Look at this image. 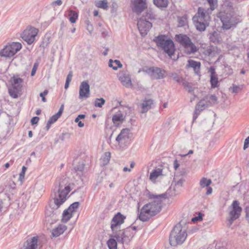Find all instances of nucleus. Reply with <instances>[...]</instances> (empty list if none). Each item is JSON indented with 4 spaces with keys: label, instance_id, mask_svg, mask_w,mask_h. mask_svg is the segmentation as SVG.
<instances>
[{
    "label": "nucleus",
    "instance_id": "obj_1",
    "mask_svg": "<svg viewBox=\"0 0 249 249\" xmlns=\"http://www.w3.org/2000/svg\"><path fill=\"white\" fill-rule=\"evenodd\" d=\"M69 185V179L66 177H63L56 181L53 190L54 195L53 204L50 206V208L56 210L64 203L67 196L71 191Z\"/></svg>",
    "mask_w": 249,
    "mask_h": 249
},
{
    "label": "nucleus",
    "instance_id": "obj_2",
    "mask_svg": "<svg viewBox=\"0 0 249 249\" xmlns=\"http://www.w3.org/2000/svg\"><path fill=\"white\" fill-rule=\"evenodd\" d=\"M224 29L229 30L235 27L240 22V17L234 12L231 2L226 1L222 5V10L218 15Z\"/></svg>",
    "mask_w": 249,
    "mask_h": 249
},
{
    "label": "nucleus",
    "instance_id": "obj_3",
    "mask_svg": "<svg viewBox=\"0 0 249 249\" xmlns=\"http://www.w3.org/2000/svg\"><path fill=\"white\" fill-rule=\"evenodd\" d=\"M165 194L160 195H150V198L154 200L145 205L141 209L139 218L141 221H146L150 218L160 212L161 208V198H165Z\"/></svg>",
    "mask_w": 249,
    "mask_h": 249
},
{
    "label": "nucleus",
    "instance_id": "obj_4",
    "mask_svg": "<svg viewBox=\"0 0 249 249\" xmlns=\"http://www.w3.org/2000/svg\"><path fill=\"white\" fill-rule=\"evenodd\" d=\"M15 188L16 184L12 181L7 185L0 186V210L10 205Z\"/></svg>",
    "mask_w": 249,
    "mask_h": 249
},
{
    "label": "nucleus",
    "instance_id": "obj_5",
    "mask_svg": "<svg viewBox=\"0 0 249 249\" xmlns=\"http://www.w3.org/2000/svg\"><path fill=\"white\" fill-rule=\"evenodd\" d=\"M211 13L205 11V9L198 8L197 14L193 17V20L196 22L195 25L197 30L204 31L209 24Z\"/></svg>",
    "mask_w": 249,
    "mask_h": 249
},
{
    "label": "nucleus",
    "instance_id": "obj_6",
    "mask_svg": "<svg viewBox=\"0 0 249 249\" xmlns=\"http://www.w3.org/2000/svg\"><path fill=\"white\" fill-rule=\"evenodd\" d=\"M157 46L160 48L164 52L171 57L174 53L175 48L174 42L167 36L160 35L154 39Z\"/></svg>",
    "mask_w": 249,
    "mask_h": 249
},
{
    "label": "nucleus",
    "instance_id": "obj_7",
    "mask_svg": "<svg viewBox=\"0 0 249 249\" xmlns=\"http://www.w3.org/2000/svg\"><path fill=\"white\" fill-rule=\"evenodd\" d=\"M242 208L237 200H234L229 208V216L227 218V225L230 226L234 221L238 218L242 212Z\"/></svg>",
    "mask_w": 249,
    "mask_h": 249
},
{
    "label": "nucleus",
    "instance_id": "obj_8",
    "mask_svg": "<svg viewBox=\"0 0 249 249\" xmlns=\"http://www.w3.org/2000/svg\"><path fill=\"white\" fill-rule=\"evenodd\" d=\"M22 47L19 42H12L6 45L0 52V56L6 58L13 56Z\"/></svg>",
    "mask_w": 249,
    "mask_h": 249
},
{
    "label": "nucleus",
    "instance_id": "obj_9",
    "mask_svg": "<svg viewBox=\"0 0 249 249\" xmlns=\"http://www.w3.org/2000/svg\"><path fill=\"white\" fill-rule=\"evenodd\" d=\"M153 79H161L164 78L166 75V71L159 67H152L143 70Z\"/></svg>",
    "mask_w": 249,
    "mask_h": 249
},
{
    "label": "nucleus",
    "instance_id": "obj_10",
    "mask_svg": "<svg viewBox=\"0 0 249 249\" xmlns=\"http://www.w3.org/2000/svg\"><path fill=\"white\" fill-rule=\"evenodd\" d=\"M38 32V29L36 28H28L23 31L21 36L28 44L30 45L34 42Z\"/></svg>",
    "mask_w": 249,
    "mask_h": 249
},
{
    "label": "nucleus",
    "instance_id": "obj_11",
    "mask_svg": "<svg viewBox=\"0 0 249 249\" xmlns=\"http://www.w3.org/2000/svg\"><path fill=\"white\" fill-rule=\"evenodd\" d=\"M125 216L122 214L120 213L116 214L111 221L110 228L113 233H116L120 231L121 225L124 223Z\"/></svg>",
    "mask_w": 249,
    "mask_h": 249
},
{
    "label": "nucleus",
    "instance_id": "obj_12",
    "mask_svg": "<svg viewBox=\"0 0 249 249\" xmlns=\"http://www.w3.org/2000/svg\"><path fill=\"white\" fill-rule=\"evenodd\" d=\"M191 232V227L189 223L185 220H182L176 225L171 231V233H189Z\"/></svg>",
    "mask_w": 249,
    "mask_h": 249
},
{
    "label": "nucleus",
    "instance_id": "obj_13",
    "mask_svg": "<svg viewBox=\"0 0 249 249\" xmlns=\"http://www.w3.org/2000/svg\"><path fill=\"white\" fill-rule=\"evenodd\" d=\"M117 76L121 84L126 88L132 87V84L130 75L126 70L120 71L117 74Z\"/></svg>",
    "mask_w": 249,
    "mask_h": 249
},
{
    "label": "nucleus",
    "instance_id": "obj_14",
    "mask_svg": "<svg viewBox=\"0 0 249 249\" xmlns=\"http://www.w3.org/2000/svg\"><path fill=\"white\" fill-rule=\"evenodd\" d=\"M79 202H75L71 204L67 209L65 210L63 212L62 214V221L66 222L69 220L72 217L73 213L75 212L76 210L79 207Z\"/></svg>",
    "mask_w": 249,
    "mask_h": 249
},
{
    "label": "nucleus",
    "instance_id": "obj_15",
    "mask_svg": "<svg viewBox=\"0 0 249 249\" xmlns=\"http://www.w3.org/2000/svg\"><path fill=\"white\" fill-rule=\"evenodd\" d=\"M138 28L142 36H145L147 34L150 29L152 27V23L146 20L145 18H142L138 21Z\"/></svg>",
    "mask_w": 249,
    "mask_h": 249
},
{
    "label": "nucleus",
    "instance_id": "obj_16",
    "mask_svg": "<svg viewBox=\"0 0 249 249\" xmlns=\"http://www.w3.org/2000/svg\"><path fill=\"white\" fill-rule=\"evenodd\" d=\"M90 96V86L88 81H83L79 87V98L83 100L88 98Z\"/></svg>",
    "mask_w": 249,
    "mask_h": 249
},
{
    "label": "nucleus",
    "instance_id": "obj_17",
    "mask_svg": "<svg viewBox=\"0 0 249 249\" xmlns=\"http://www.w3.org/2000/svg\"><path fill=\"white\" fill-rule=\"evenodd\" d=\"M187 234H170L169 243L172 246L176 247L181 245L186 240Z\"/></svg>",
    "mask_w": 249,
    "mask_h": 249
},
{
    "label": "nucleus",
    "instance_id": "obj_18",
    "mask_svg": "<svg viewBox=\"0 0 249 249\" xmlns=\"http://www.w3.org/2000/svg\"><path fill=\"white\" fill-rule=\"evenodd\" d=\"M130 131L128 128L122 130L120 133L116 138V141L120 146L125 144L130 138Z\"/></svg>",
    "mask_w": 249,
    "mask_h": 249
},
{
    "label": "nucleus",
    "instance_id": "obj_19",
    "mask_svg": "<svg viewBox=\"0 0 249 249\" xmlns=\"http://www.w3.org/2000/svg\"><path fill=\"white\" fill-rule=\"evenodd\" d=\"M133 11L137 14H140L146 8V0H134L132 1Z\"/></svg>",
    "mask_w": 249,
    "mask_h": 249
},
{
    "label": "nucleus",
    "instance_id": "obj_20",
    "mask_svg": "<svg viewBox=\"0 0 249 249\" xmlns=\"http://www.w3.org/2000/svg\"><path fill=\"white\" fill-rule=\"evenodd\" d=\"M37 236L28 239L23 244L24 249H37L39 245Z\"/></svg>",
    "mask_w": 249,
    "mask_h": 249
},
{
    "label": "nucleus",
    "instance_id": "obj_21",
    "mask_svg": "<svg viewBox=\"0 0 249 249\" xmlns=\"http://www.w3.org/2000/svg\"><path fill=\"white\" fill-rule=\"evenodd\" d=\"M73 228V225L67 226L64 224H61L53 230V232L52 233H63L65 232L70 233L71 231Z\"/></svg>",
    "mask_w": 249,
    "mask_h": 249
},
{
    "label": "nucleus",
    "instance_id": "obj_22",
    "mask_svg": "<svg viewBox=\"0 0 249 249\" xmlns=\"http://www.w3.org/2000/svg\"><path fill=\"white\" fill-rule=\"evenodd\" d=\"M162 176V169L155 168L150 174L149 179L153 182H155L156 179Z\"/></svg>",
    "mask_w": 249,
    "mask_h": 249
},
{
    "label": "nucleus",
    "instance_id": "obj_23",
    "mask_svg": "<svg viewBox=\"0 0 249 249\" xmlns=\"http://www.w3.org/2000/svg\"><path fill=\"white\" fill-rule=\"evenodd\" d=\"M201 63L200 62L196 61L193 60H189L187 67L188 68H192L193 69L195 72L198 74L200 72Z\"/></svg>",
    "mask_w": 249,
    "mask_h": 249
},
{
    "label": "nucleus",
    "instance_id": "obj_24",
    "mask_svg": "<svg viewBox=\"0 0 249 249\" xmlns=\"http://www.w3.org/2000/svg\"><path fill=\"white\" fill-rule=\"evenodd\" d=\"M185 52L188 54H193L195 53L198 50V48L192 42L190 41V42L188 43L186 46L184 47Z\"/></svg>",
    "mask_w": 249,
    "mask_h": 249
},
{
    "label": "nucleus",
    "instance_id": "obj_25",
    "mask_svg": "<svg viewBox=\"0 0 249 249\" xmlns=\"http://www.w3.org/2000/svg\"><path fill=\"white\" fill-rule=\"evenodd\" d=\"M177 41L179 42L183 47L188 43L190 42L191 39L186 35L179 34L176 36Z\"/></svg>",
    "mask_w": 249,
    "mask_h": 249
},
{
    "label": "nucleus",
    "instance_id": "obj_26",
    "mask_svg": "<svg viewBox=\"0 0 249 249\" xmlns=\"http://www.w3.org/2000/svg\"><path fill=\"white\" fill-rule=\"evenodd\" d=\"M210 71L211 72L210 82L211 84V86L213 88H215L217 87L218 86V78L215 74V70L214 68L211 67L210 69Z\"/></svg>",
    "mask_w": 249,
    "mask_h": 249
},
{
    "label": "nucleus",
    "instance_id": "obj_27",
    "mask_svg": "<svg viewBox=\"0 0 249 249\" xmlns=\"http://www.w3.org/2000/svg\"><path fill=\"white\" fill-rule=\"evenodd\" d=\"M153 104V101L151 99L145 100L143 101L142 104L141 112L142 113H146L152 107Z\"/></svg>",
    "mask_w": 249,
    "mask_h": 249
},
{
    "label": "nucleus",
    "instance_id": "obj_28",
    "mask_svg": "<svg viewBox=\"0 0 249 249\" xmlns=\"http://www.w3.org/2000/svg\"><path fill=\"white\" fill-rule=\"evenodd\" d=\"M10 82L11 83V85L10 86L13 87L14 88H17L19 89H21V84L23 82V80L21 78L18 76H14L12 78H11Z\"/></svg>",
    "mask_w": 249,
    "mask_h": 249
},
{
    "label": "nucleus",
    "instance_id": "obj_29",
    "mask_svg": "<svg viewBox=\"0 0 249 249\" xmlns=\"http://www.w3.org/2000/svg\"><path fill=\"white\" fill-rule=\"evenodd\" d=\"M10 82L11 83V85L10 86L13 87L14 88H17L19 89H21V84L23 82V80L21 78L18 76H14L12 78H11Z\"/></svg>",
    "mask_w": 249,
    "mask_h": 249
},
{
    "label": "nucleus",
    "instance_id": "obj_30",
    "mask_svg": "<svg viewBox=\"0 0 249 249\" xmlns=\"http://www.w3.org/2000/svg\"><path fill=\"white\" fill-rule=\"evenodd\" d=\"M118 242H121L122 243H128L133 238L132 234H117L116 237Z\"/></svg>",
    "mask_w": 249,
    "mask_h": 249
},
{
    "label": "nucleus",
    "instance_id": "obj_31",
    "mask_svg": "<svg viewBox=\"0 0 249 249\" xmlns=\"http://www.w3.org/2000/svg\"><path fill=\"white\" fill-rule=\"evenodd\" d=\"M21 89L14 88L12 86L8 87V92L10 96L13 98H17L18 97Z\"/></svg>",
    "mask_w": 249,
    "mask_h": 249
},
{
    "label": "nucleus",
    "instance_id": "obj_32",
    "mask_svg": "<svg viewBox=\"0 0 249 249\" xmlns=\"http://www.w3.org/2000/svg\"><path fill=\"white\" fill-rule=\"evenodd\" d=\"M124 120V116L120 111L117 112L112 117V121L115 124L122 123Z\"/></svg>",
    "mask_w": 249,
    "mask_h": 249
},
{
    "label": "nucleus",
    "instance_id": "obj_33",
    "mask_svg": "<svg viewBox=\"0 0 249 249\" xmlns=\"http://www.w3.org/2000/svg\"><path fill=\"white\" fill-rule=\"evenodd\" d=\"M181 189H177L176 186H174L173 188L170 187L169 189H168L165 194V196L166 195H168L170 197H174L177 195H178L180 193Z\"/></svg>",
    "mask_w": 249,
    "mask_h": 249
},
{
    "label": "nucleus",
    "instance_id": "obj_34",
    "mask_svg": "<svg viewBox=\"0 0 249 249\" xmlns=\"http://www.w3.org/2000/svg\"><path fill=\"white\" fill-rule=\"evenodd\" d=\"M108 66L112 68L114 70H117L119 68H122L123 67V65L118 60H115L113 61L112 59H110L109 61Z\"/></svg>",
    "mask_w": 249,
    "mask_h": 249
},
{
    "label": "nucleus",
    "instance_id": "obj_35",
    "mask_svg": "<svg viewBox=\"0 0 249 249\" xmlns=\"http://www.w3.org/2000/svg\"><path fill=\"white\" fill-rule=\"evenodd\" d=\"M110 159V153L109 152H106L100 159L101 164L102 166H106L108 163Z\"/></svg>",
    "mask_w": 249,
    "mask_h": 249
},
{
    "label": "nucleus",
    "instance_id": "obj_36",
    "mask_svg": "<svg viewBox=\"0 0 249 249\" xmlns=\"http://www.w3.org/2000/svg\"><path fill=\"white\" fill-rule=\"evenodd\" d=\"M210 8L205 9V11L212 14V12L214 10L217 6V0H207Z\"/></svg>",
    "mask_w": 249,
    "mask_h": 249
},
{
    "label": "nucleus",
    "instance_id": "obj_37",
    "mask_svg": "<svg viewBox=\"0 0 249 249\" xmlns=\"http://www.w3.org/2000/svg\"><path fill=\"white\" fill-rule=\"evenodd\" d=\"M153 2L159 8H166L168 5V0H153Z\"/></svg>",
    "mask_w": 249,
    "mask_h": 249
},
{
    "label": "nucleus",
    "instance_id": "obj_38",
    "mask_svg": "<svg viewBox=\"0 0 249 249\" xmlns=\"http://www.w3.org/2000/svg\"><path fill=\"white\" fill-rule=\"evenodd\" d=\"M212 183V180L210 179H207L206 178H202L199 182V185L202 188L209 187Z\"/></svg>",
    "mask_w": 249,
    "mask_h": 249
},
{
    "label": "nucleus",
    "instance_id": "obj_39",
    "mask_svg": "<svg viewBox=\"0 0 249 249\" xmlns=\"http://www.w3.org/2000/svg\"><path fill=\"white\" fill-rule=\"evenodd\" d=\"M60 117V116L59 115L56 113L50 117L46 125L47 129L48 130L50 128L51 125L55 123Z\"/></svg>",
    "mask_w": 249,
    "mask_h": 249
},
{
    "label": "nucleus",
    "instance_id": "obj_40",
    "mask_svg": "<svg viewBox=\"0 0 249 249\" xmlns=\"http://www.w3.org/2000/svg\"><path fill=\"white\" fill-rule=\"evenodd\" d=\"M69 20L72 23H74L77 18H78V14L75 11H73L72 10L70 11V13L69 14Z\"/></svg>",
    "mask_w": 249,
    "mask_h": 249
},
{
    "label": "nucleus",
    "instance_id": "obj_41",
    "mask_svg": "<svg viewBox=\"0 0 249 249\" xmlns=\"http://www.w3.org/2000/svg\"><path fill=\"white\" fill-rule=\"evenodd\" d=\"M210 39L213 43L219 42L220 41L219 34L217 32L214 31L210 35Z\"/></svg>",
    "mask_w": 249,
    "mask_h": 249
},
{
    "label": "nucleus",
    "instance_id": "obj_42",
    "mask_svg": "<svg viewBox=\"0 0 249 249\" xmlns=\"http://www.w3.org/2000/svg\"><path fill=\"white\" fill-rule=\"evenodd\" d=\"M109 249H117V243L114 239L111 238L107 242Z\"/></svg>",
    "mask_w": 249,
    "mask_h": 249
},
{
    "label": "nucleus",
    "instance_id": "obj_43",
    "mask_svg": "<svg viewBox=\"0 0 249 249\" xmlns=\"http://www.w3.org/2000/svg\"><path fill=\"white\" fill-rule=\"evenodd\" d=\"M96 5L98 8L105 10L107 9L108 8V4L107 0H100L96 3Z\"/></svg>",
    "mask_w": 249,
    "mask_h": 249
},
{
    "label": "nucleus",
    "instance_id": "obj_44",
    "mask_svg": "<svg viewBox=\"0 0 249 249\" xmlns=\"http://www.w3.org/2000/svg\"><path fill=\"white\" fill-rule=\"evenodd\" d=\"M178 26L183 27L187 25L188 21L186 16L178 18Z\"/></svg>",
    "mask_w": 249,
    "mask_h": 249
},
{
    "label": "nucleus",
    "instance_id": "obj_45",
    "mask_svg": "<svg viewBox=\"0 0 249 249\" xmlns=\"http://www.w3.org/2000/svg\"><path fill=\"white\" fill-rule=\"evenodd\" d=\"M105 103V100L103 98H97L94 102V106L96 107H102Z\"/></svg>",
    "mask_w": 249,
    "mask_h": 249
},
{
    "label": "nucleus",
    "instance_id": "obj_46",
    "mask_svg": "<svg viewBox=\"0 0 249 249\" xmlns=\"http://www.w3.org/2000/svg\"><path fill=\"white\" fill-rule=\"evenodd\" d=\"M207 106L205 99L200 100L196 105V107L199 108L200 110H204Z\"/></svg>",
    "mask_w": 249,
    "mask_h": 249
},
{
    "label": "nucleus",
    "instance_id": "obj_47",
    "mask_svg": "<svg viewBox=\"0 0 249 249\" xmlns=\"http://www.w3.org/2000/svg\"><path fill=\"white\" fill-rule=\"evenodd\" d=\"M203 214L201 213H199L197 216L193 217L191 219V221L193 223H196L197 221H200L202 220Z\"/></svg>",
    "mask_w": 249,
    "mask_h": 249
},
{
    "label": "nucleus",
    "instance_id": "obj_48",
    "mask_svg": "<svg viewBox=\"0 0 249 249\" xmlns=\"http://www.w3.org/2000/svg\"><path fill=\"white\" fill-rule=\"evenodd\" d=\"M184 182V180L183 179H180L178 180L177 182H175L174 186H176V187L177 189H181V188L183 186Z\"/></svg>",
    "mask_w": 249,
    "mask_h": 249
},
{
    "label": "nucleus",
    "instance_id": "obj_49",
    "mask_svg": "<svg viewBox=\"0 0 249 249\" xmlns=\"http://www.w3.org/2000/svg\"><path fill=\"white\" fill-rule=\"evenodd\" d=\"M201 111H202V110H200V109H199V108H198L196 106L194 114V116H193V120H195L197 118V117L200 114V112Z\"/></svg>",
    "mask_w": 249,
    "mask_h": 249
},
{
    "label": "nucleus",
    "instance_id": "obj_50",
    "mask_svg": "<svg viewBox=\"0 0 249 249\" xmlns=\"http://www.w3.org/2000/svg\"><path fill=\"white\" fill-rule=\"evenodd\" d=\"M48 90L46 89L43 92H41L39 94V96L41 97L42 101L44 103L47 101L45 96L48 94Z\"/></svg>",
    "mask_w": 249,
    "mask_h": 249
},
{
    "label": "nucleus",
    "instance_id": "obj_51",
    "mask_svg": "<svg viewBox=\"0 0 249 249\" xmlns=\"http://www.w3.org/2000/svg\"><path fill=\"white\" fill-rule=\"evenodd\" d=\"M26 170L27 168L24 166H22V171L19 174V179L20 180H22L24 178V176Z\"/></svg>",
    "mask_w": 249,
    "mask_h": 249
},
{
    "label": "nucleus",
    "instance_id": "obj_52",
    "mask_svg": "<svg viewBox=\"0 0 249 249\" xmlns=\"http://www.w3.org/2000/svg\"><path fill=\"white\" fill-rule=\"evenodd\" d=\"M62 4V1L61 0H56L53 1L51 5L54 8L56 5L60 6Z\"/></svg>",
    "mask_w": 249,
    "mask_h": 249
},
{
    "label": "nucleus",
    "instance_id": "obj_53",
    "mask_svg": "<svg viewBox=\"0 0 249 249\" xmlns=\"http://www.w3.org/2000/svg\"><path fill=\"white\" fill-rule=\"evenodd\" d=\"M209 99V100L211 101V103H215L216 102L217 98L215 95H211L209 97H206V99Z\"/></svg>",
    "mask_w": 249,
    "mask_h": 249
},
{
    "label": "nucleus",
    "instance_id": "obj_54",
    "mask_svg": "<svg viewBox=\"0 0 249 249\" xmlns=\"http://www.w3.org/2000/svg\"><path fill=\"white\" fill-rule=\"evenodd\" d=\"M184 85L185 87H186V89L188 90V91L189 92H191L192 91H193V89L192 87L190 86L189 83H187V82L184 83Z\"/></svg>",
    "mask_w": 249,
    "mask_h": 249
},
{
    "label": "nucleus",
    "instance_id": "obj_55",
    "mask_svg": "<svg viewBox=\"0 0 249 249\" xmlns=\"http://www.w3.org/2000/svg\"><path fill=\"white\" fill-rule=\"evenodd\" d=\"M37 66H38V64L37 63L34 64V65L33 66V68H32L31 73V75L32 76H34L35 74L36 70H37Z\"/></svg>",
    "mask_w": 249,
    "mask_h": 249
},
{
    "label": "nucleus",
    "instance_id": "obj_56",
    "mask_svg": "<svg viewBox=\"0 0 249 249\" xmlns=\"http://www.w3.org/2000/svg\"><path fill=\"white\" fill-rule=\"evenodd\" d=\"M74 169L75 171H82L84 169V165L83 164H80L77 166H75L74 168Z\"/></svg>",
    "mask_w": 249,
    "mask_h": 249
},
{
    "label": "nucleus",
    "instance_id": "obj_57",
    "mask_svg": "<svg viewBox=\"0 0 249 249\" xmlns=\"http://www.w3.org/2000/svg\"><path fill=\"white\" fill-rule=\"evenodd\" d=\"M39 120V117H34L32 118V119L31 120V123L32 124H36L38 123Z\"/></svg>",
    "mask_w": 249,
    "mask_h": 249
},
{
    "label": "nucleus",
    "instance_id": "obj_58",
    "mask_svg": "<svg viewBox=\"0 0 249 249\" xmlns=\"http://www.w3.org/2000/svg\"><path fill=\"white\" fill-rule=\"evenodd\" d=\"M249 146V136L245 140L244 144V149L245 150Z\"/></svg>",
    "mask_w": 249,
    "mask_h": 249
},
{
    "label": "nucleus",
    "instance_id": "obj_59",
    "mask_svg": "<svg viewBox=\"0 0 249 249\" xmlns=\"http://www.w3.org/2000/svg\"><path fill=\"white\" fill-rule=\"evenodd\" d=\"M72 71H70L69 74H68L66 78V82H71L72 80Z\"/></svg>",
    "mask_w": 249,
    "mask_h": 249
},
{
    "label": "nucleus",
    "instance_id": "obj_60",
    "mask_svg": "<svg viewBox=\"0 0 249 249\" xmlns=\"http://www.w3.org/2000/svg\"><path fill=\"white\" fill-rule=\"evenodd\" d=\"M146 18L150 19H153L155 18L154 15L152 13V12L150 11L149 12H147L146 14Z\"/></svg>",
    "mask_w": 249,
    "mask_h": 249
},
{
    "label": "nucleus",
    "instance_id": "obj_61",
    "mask_svg": "<svg viewBox=\"0 0 249 249\" xmlns=\"http://www.w3.org/2000/svg\"><path fill=\"white\" fill-rule=\"evenodd\" d=\"M63 110H64V105H62L59 109V110L56 113L58 115H59L60 116H61L63 112Z\"/></svg>",
    "mask_w": 249,
    "mask_h": 249
},
{
    "label": "nucleus",
    "instance_id": "obj_62",
    "mask_svg": "<svg viewBox=\"0 0 249 249\" xmlns=\"http://www.w3.org/2000/svg\"><path fill=\"white\" fill-rule=\"evenodd\" d=\"M239 88L237 86H233L232 88H230V90H232V92H237Z\"/></svg>",
    "mask_w": 249,
    "mask_h": 249
},
{
    "label": "nucleus",
    "instance_id": "obj_63",
    "mask_svg": "<svg viewBox=\"0 0 249 249\" xmlns=\"http://www.w3.org/2000/svg\"><path fill=\"white\" fill-rule=\"evenodd\" d=\"M179 166V164L177 160H175L174 161V167L175 170H177Z\"/></svg>",
    "mask_w": 249,
    "mask_h": 249
},
{
    "label": "nucleus",
    "instance_id": "obj_64",
    "mask_svg": "<svg viewBox=\"0 0 249 249\" xmlns=\"http://www.w3.org/2000/svg\"><path fill=\"white\" fill-rule=\"evenodd\" d=\"M212 191H213L212 188L209 186V187H207V191H206V194L207 195H209L212 193Z\"/></svg>",
    "mask_w": 249,
    "mask_h": 249
}]
</instances>
